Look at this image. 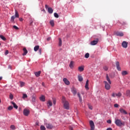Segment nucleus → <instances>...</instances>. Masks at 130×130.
<instances>
[{
	"instance_id": "1",
	"label": "nucleus",
	"mask_w": 130,
	"mask_h": 130,
	"mask_svg": "<svg viewBox=\"0 0 130 130\" xmlns=\"http://www.w3.org/2000/svg\"><path fill=\"white\" fill-rule=\"evenodd\" d=\"M62 103L63 104L64 109L69 110V109H70V103H69V102L66 101V98L64 96L62 98Z\"/></svg>"
},
{
	"instance_id": "2",
	"label": "nucleus",
	"mask_w": 130,
	"mask_h": 130,
	"mask_svg": "<svg viewBox=\"0 0 130 130\" xmlns=\"http://www.w3.org/2000/svg\"><path fill=\"white\" fill-rule=\"evenodd\" d=\"M115 123L117 126H124L125 122L124 121H121V120L119 119H115Z\"/></svg>"
},
{
	"instance_id": "3",
	"label": "nucleus",
	"mask_w": 130,
	"mask_h": 130,
	"mask_svg": "<svg viewBox=\"0 0 130 130\" xmlns=\"http://www.w3.org/2000/svg\"><path fill=\"white\" fill-rule=\"evenodd\" d=\"M104 84H105V88L106 90H110V84L108 83L107 81H104Z\"/></svg>"
},
{
	"instance_id": "4",
	"label": "nucleus",
	"mask_w": 130,
	"mask_h": 130,
	"mask_svg": "<svg viewBox=\"0 0 130 130\" xmlns=\"http://www.w3.org/2000/svg\"><path fill=\"white\" fill-rule=\"evenodd\" d=\"M89 124L90 126V130H94L95 129V124H94V122L92 120L89 121Z\"/></svg>"
},
{
	"instance_id": "5",
	"label": "nucleus",
	"mask_w": 130,
	"mask_h": 130,
	"mask_svg": "<svg viewBox=\"0 0 130 130\" xmlns=\"http://www.w3.org/2000/svg\"><path fill=\"white\" fill-rule=\"evenodd\" d=\"M98 41H99V39L98 38L95 39V40H93L91 42V45H96L98 43Z\"/></svg>"
},
{
	"instance_id": "6",
	"label": "nucleus",
	"mask_w": 130,
	"mask_h": 130,
	"mask_svg": "<svg viewBox=\"0 0 130 130\" xmlns=\"http://www.w3.org/2000/svg\"><path fill=\"white\" fill-rule=\"evenodd\" d=\"M30 113V111L29 110L25 109L23 110V114L25 115V116H28L29 115V114Z\"/></svg>"
},
{
	"instance_id": "7",
	"label": "nucleus",
	"mask_w": 130,
	"mask_h": 130,
	"mask_svg": "<svg viewBox=\"0 0 130 130\" xmlns=\"http://www.w3.org/2000/svg\"><path fill=\"white\" fill-rule=\"evenodd\" d=\"M115 34L116 36H119L120 37H122V36H123V32L120 31H116Z\"/></svg>"
},
{
	"instance_id": "8",
	"label": "nucleus",
	"mask_w": 130,
	"mask_h": 130,
	"mask_svg": "<svg viewBox=\"0 0 130 130\" xmlns=\"http://www.w3.org/2000/svg\"><path fill=\"white\" fill-rule=\"evenodd\" d=\"M46 126L47 128H48L49 129H52V128H53V125L50 123H46Z\"/></svg>"
},
{
	"instance_id": "9",
	"label": "nucleus",
	"mask_w": 130,
	"mask_h": 130,
	"mask_svg": "<svg viewBox=\"0 0 130 130\" xmlns=\"http://www.w3.org/2000/svg\"><path fill=\"white\" fill-rule=\"evenodd\" d=\"M116 67L117 70H118V71H121V68H120V66L119 65V61H116Z\"/></svg>"
},
{
	"instance_id": "10",
	"label": "nucleus",
	"mask_w": 130,
	"mask_h": 130,
	"mask_svg": "<svg viewBox=\"0 0 130 130\" xmlns=\"http://www.w3.org/2000/svg\"><path fill=\"white\" fill-rule=\"evenodd\" d=\"M127 44H128L127 42L125 41H123L122 43V47H123V48H126L127 47Z\"/></svg>"
},
{
	"instance_id": "11",
	"label": "nucleus",
	"mask_w": 130,
	"mask_h": 130,
	"mask_svg": "<svg viewBox=\"0 0 130 130\" xmlns=\"http://www.w3.org/2000/svg\"><path fill=\"white\" fill-rule=\"evenodd\" d=\"M31 102L32 104L35 105V103H36V97L35 96L32 95L31 98Z\"/></svg>"
},
{
	"instance_id": "12",
	"label": "nucleus",
	"mask_w": 130,
	"mask_h": 130,
	"mask_svg": "<svg viewBox=\"0 0 130 130\" xmlns=\"http://www.w3.org/2000/svg\"><path fill=\"white\" fill-rule=\"evenodd\" d=\"M85 88L86 90H89V80H87L85 85Z\"/></svg>"
},
{
	"instance_id": "13",
	"label": "nucleus",
	"mask_w": 130,
	"mask_h": 130,
	"mask_svg": "<svg viewBox=\"0 0 130 130\" xmlns=\"http://www.w3.org/2000/svg\"><path fill=\"white\" fill-rule=\"evenodd\" d=\"M119 111L121 113H123V114H127V112H126V111L122 108H120L119 109Z\"/></svg>"
},
{
	"instance_id": "14",
	"label": "nucleus",
	"mask_w": 130,
	"mask_h": 130,
	"mask_svg": "<svg viewBox=\"0 0 130 130\" xmlns=\"http://www.w3.org/2000/svg\"><path fill=\"white\" fill-rule=\"evenodd\" d=\"M63 81L66 85H70V81L67 78H63Z\"/></svg>"
},
{
	"instance_id": "15",
	"label": "nucleus",
	"mask_w": 130,
	"mask_h": 130,
	"mask_svg": "<svg viewBox=\"0 0 130 130\" xmlns=\"http://www.w3.org/2000/svg\"><path fill=\"white\" fill-rule=\"evenodd\" d=\"M40 101H42V102H44L45 101V96L41 95L40 97Z\"/></svg>"
},
{
	"instance_id": "16",
	"label": "nucleus",
	"mask_w": 130,
	"mask_h": 130,
	"mask_svg": "<svg viewBox=\"0 0 130 130\" xmlns=\"http://www.w3.org/2000/svg\"><path fill=\"white\" fill-rule=\"evenodd\" d=\"M47 105L48 107H50L52 106V102H51V101H48L47 103Z\"/></svg>"
},
{
	"instance_id": "17",
	"label": "nucleus",
	"mask_w": 130,
	"mask_h": 130,
	"mask_svg": "<svg viewBox=\"0 0 130 130\" xmlns=\"http://www.w3.org/2000/svg\"><path fill=\"white\" fill-rule=\"evenodd\" d=\"M78 81L79 82H82L83 79V77H82V75H79L78 76Z\"/></svg>"
},
{
	"instance_id": "18",
	"label": "nucleus",
	"mask_w": 130,
	"mask_h": 130,
	"mask_svg": "<svg viewBox=\"0 0 130 130\" xmlns=\"http://www.w3.org/2000/svg\"><path fill=\"white\" fill-rule=\"evenodd\" d=\"M106 80L108 81L109 84H111V81L110 80V78H109V76H108V74L106 75Z\"/></svg>"
},
{
	"instance_id": "19",
	"label": "nucleus",
	"mask_w": 130,
	"mask_h": 130,
	"mask_svg": "<svg viewBox=\"0 0 130 130\" xmlns=\"http://www.w3.org/2000/svg\"><path fill=\"white\" fill-rule=\"evenodd\" d=\"M23 53L22 54V55H26V54L28 53V51L27 50L26 48H24L23 49Z\"/></svg>"
},
{
	"instance_id": "20",
	"label": "nucleus",
	"mask_w": 130,
	"mask_h": 130,
	"mask_svg": "<svg viewBox=\"0 0 130 130\" xmlns=\"http://www.w3.org/2000/svg\"><path fill=\"white\" fill-rule=\"evenodd\" d=\"M41 74V71L36 72L35 73V76H37V77H40Z\"/></svg>"
},
{
	"instance_id": "21",
	"label": "nucleus",
	"mask_w": 130,
	"mask_h": 130,
	"mask_svg": "<svg viewBox=\"0 0 130 130\" xmlns=\"http://www.w3.org/2000/svg\"><path fill=\"white\" fill-rule=\"evenodd\" d=\"M48 12L49 13V14H52L53 13V9L51 8H48Z\"/></svg>"
},
{
	"instance_id": "22",
	"label": "nucleus",
	"mask_w": 130,
	"mask_h": 130,
	"mask_svg": "<svg viewBox=\"0 0 130 130\" xmlns=\"http://www.w3.org/2000/svg\"><path fill=\"white\" fill-rule=\"evenodd\" d=\"M39 48H40V47H39V45H37V46H35V47H34V51H36H36L39 50V49H40Z\"/></svg>"
},
{
	"instance_id": "23",
	"label": "nucleus",
	"mask_w": 130,
	"mask_h": 130,
	"mask_svg": "<svg viewBox=\"0 0 130 130\" xmlns=\"http://www.w3.org/2000/svg\"><path fill=\"white\" fill-rule=\"evenodd\" d=\"M72 93L74 94V95H76V94H77V89H76V88H75L74 87H73L72 89Z\"/></svg>"
},
{
	"instance_id": "24",
	"label": "nucleus",
	"mask_w": 130,
	"mask_h": 130,
	"mask_svg": "<svg viewBox=\"0 0 130 130\" xmlns=\"http://www.w3.org/2000/svg\"><path fill=\"white\" fill-rule=\"evenodd\" d=\"M69 67H70V69H73L74 68V61H71L70 62Z\"/></svg>"
},
{
	"instance_id": "25",
	"label": "nucleus",
	"mask_w": 130,
	"mask_h": 130,
	"mask_svg": "<svg viewBox=\"0 0 130 130\" xmlns=\"http://www.w3.org/2000/svg\"><path fill=\"white\" fill-rule=\"evenodd\" d=\"M78 71H79V72H83L84 71V66L78 67Z\"/></svg>"
},
{
	"instance_id": "26",
	"label": "nucleus",
	"mask_w": 130,
	"mask_h": 130,
	"mask_svg": "<svg viewBox=\"0 0 130 130\" xmlns=\"http://www.w3.org/2000/svg\"><path fill=\"white\" fill-rule=\"evenodd\" d=\"M126 95L128 97H130V90L128 89L126 91Z\"/></svg>"
},
{
	"instance_id": "27",
	"label": "nucleus",
	"mask_w": 130,
	"mask_h": 130,
	"mask_svg": "<svg viewBox=\"0 0 130 130\" xmlns=\"http://www.w3.org/2000/svg\"><path fill=\"white\" fill-rule=\"evenodd\" d=\"M11 104L13 105V107H14L15 109H18V106L16 105V103H14L13 102H12Z\"/></svg>"
},
{
	"instance_id": "28",
	"label": "nucleus",
	"mask_w": 130,
	"mask_h": 130,
	"mask_svg": "<svg viewBox=\"0 0 130 130\" xmlns=\"http://www.w3.org/2000/svg\"><path fill=\"white\" fill-rule=\"evenodd\" d=\"M121 96H122V94L121 93V92H118L117 93V97H118V98H120V97H121Z\"/></svg>"
},
{
	"instance_id": "29",
	"label": "nucleus",
	"mask_w": 130,
	"mask_h": 130,
	"mask_svg": "<svg viewBox=\"0 0 130 130\" xmlns=\"http://www.w3.org/2000/svg\"><path fill=\"white\" fill-rule=\"evenodd\" d=\"M0 38H1L2 40H4V41H6V40H7V39L6 38V37H5L4 36L2 35H0Z\"/></svg>"
},
{
	"instance_id": "30",
	"label": "nucleus",
	"mask_w": 130,
	"mask_h": 130,
	"mask_svg": "<svg viewBox=\"0 0 130 130\" xmlns=\"http://www.w3.org/2000/svg\"><path fill=\"white\" fill-rule=\"evenodd\" d=\"M112 97H113V98H115V97H117V93L115 92H113L111 95Z\"/></svg>"
},
{
	"instance_id": "31",
	"label": "nucleus",
	"mask_w": 130,
	"mask_h": 130,
	"mask_svg": "<svg viewBox=\"0 0 130 130\" xmlns=\"http://www.w3.org/2000/svg\"><path fill=\"white\" fill-rule=\"evenodd\" d=\"M79 98V101L80 102H82V97H81V94H80V93H78L77 94Z\"/></svg>"
},
{
	"instance_id": "32",
	"label": "nucleus",
	"mask_w": 130,
	"mask_h": 130,
	"mask_svg": "<svg viewBox=\"0 0 130 130\" xmlns=\"http://www.w3.org/2000/svg\"><path fill=\"white\" fill-rule=\"evenodd\" d=\"M15 18H19V13H18V11L17 10H15Z\"/></svg>"
},
{
	"instance_id": "33",
	"label": "nucleus",
	"mask_w": 130,
	"mask_h": 130,
	"mask_svg": "<svg viewBox=\"0 0 130 130\" xmlns=\"http://www.w3.org/2000/svg\"><path fill=\"white\" fill-rule=\"evenodd\" d=\"M22 98L23 99H26V98H28V95L26 93H23Z\"/></svg>"
},
{
	"instance_id": "34",
	"label": "nucleus",
	"mask_w": 130,
	"mask_h": 130,
	"mask_svg": "<svg viewBox=\"0 0 130 130\" xmlns=\"http://www.w3.org/2000/svg\"><path fill=\"white\" fill-rule=\"evenodd\" d=\"M127 71H123L122 72V76H125V75H127Z\"/></svg>"
},
{
	"instance_id": "35",
	"label": "nucleus",
	"mask_w": 130,
	"mask_h": 130,
	"mask_svg": "<svg viewBox=\"0 0 130 130\" xmlns=\"http://www.w3.org/2000/svg\"><path fill=\"white\" fill-rule=\"evenodd\" d=\"M50 24L52 26V27H53L54 26V21L53 20H51L50 21Z\"/></svg>"
},
{
	"instance_id": "36",
	"label": "nucleus",
	"mask_w": 130,
	"mask_h": 130,
	"mask_svg": "<svg viewBox=\"0 0 130 130\" xmlns=\"http://www.w3.org/2000/svg\"><path fill=\"white\" fill-rule=\"evenodd\" d=\"M62 44V42L61 41V39L59 38V46H61Z\"/></svg>"
},
{
	"instance_id": "37",
	"label": "nucleus",
	"mask_w": 130,
	"mask_h": 130,
	"mask_svg": "<svg viewBox=\"0 0 130 130\" xmlns=\"http://www.w3.org/2000/svg\"><path fill=\"white\" fill-rule=\"evenodd\" d=\"M89 56H90V54H89V53H87L85 55V58H89Z\"/></svg>"
},
{
	"instance_id": "38",
	"label": "nucleus",
	"mask_w": 130,
	"mask_h": 130,
	"mask_svg": "<svg viewBox=\"0 0 130 130\" xmlns=\"http://www.w3.org/2000/svg\"><path fill=\"white\" fill-rule=\"evenodd\" d=\"M9 97L11 100H13L14 99V95H13L12 93H10Z\"/></svg>"
},
{
	"instance_id": "39",
	"label": "nucleus",
	"mask_w": 130,
	"mask_h": 130,
	"mask_svg": "<svg viewBox=\"0 0 130 130\" xmlns=\"http://www.w3.org/2000/svg\"><path fill=\"white\" fill-rule=\"evenodd\" d=\"M20 87H23V86L25 85V83L24 82H23L22 81H21L20 82Z\"/></svg>"
},
{
	"instance_id": "40",
	"label": "nucleus",
	"mask_w": 130,
	"mask_h": 130,
	"mask_svg": "<svg viewBox=\"0 0 130 130\" xmlns=\"http://www.w3.org/2000/svg\"><path fill=\"white\" fill-rule=\"evenodd\" d=\"M54 16L55 18H58V17H59L57 13H55Z\"/></svg>"
},
{
	"instance_id": "41",
	"label": "nucleus",
	"mask_w": 130,
	"mask_h": 130,
	"mask_svg": "<svg viewBox=\"0 0 130 130\" xmlns=\"http://www.w3.org/2000/svg\"><path fill=\"white\" fill-rule=\"evenodd\" d=\"M41 130H45V127L43 125H41L40 127Z\"/></svg>"
},
{
	"instance_id": "42",
	"label": "nucleus",
	"mask_w": 130,
	"mask_h": 130,
	"mask_svg": "<svg viewBox=\"0 0 130 130\" xmlns=\"http://www.w3.org/2000/svg\"><path fill=\"white\" fill-rule=\"evenodd\" d=\"M42 52V49L40 48V49L39 50V53L40 55H41Z\"/></svg>"
},
{
	"instance_id": "43",
	"label": "nucleus",
	"mask_w": 130,
	"mask_h": 130,
	"mask_svg": "<svg viewBox=\"0 0 130 130\" xmlns=\"http://www.w3.org/2000/svg\"><path fill=\"white\" fill-rule=\"evenodd\" d=\"M103 69L105 70V71H108V67H107V66H104Z\"/></svg>"
},
{
	"instance_id": "44",
	"label": "nucleus",
	"mask_w": 130,
	"mask_h": 130,
	"mask_svg": "<svg viewBox=\"0 0 130 130\" xmlns=\"http://www.w3.org/2000/svg\"><path fill=\"white\" fill-rule=\"evenodd\" d=\"M11 128H12V129H15L16 128V127L15 126V125H12L11 126H10Z\"/></svg>"
},
{
	"instance_id": "45",
	"label": "nucleus",
	"mask_w": 130,
	"mask_h": 130,
	"mask_svg": "<svg viewBox=\"0 0 130 130\" xmlns=\"http://www.w3.org/2000/svg\"><path fill=\"white\" fill-rule=\"evenodd\" d=\"M13 107L12 106H10L8 107V110H12L13 109Z\"/></svg>"
},
{
	"instance_id": "46",
	"label": "nucleus",
	"mask_w": 130,
	"mask_h": 130,
	"mask_svg": "<svg viewBox=\"0 0 130 130\" xmlns=\"http://www.w3.org/2000/svg\"><path fill=\"white\" fill-rule=\"evenodd\" d=\"M13 28H14V29H15V30H19V27H18L17 26H16V25H14L13 26Z\"/></svg>"
},
{
	"instance_id": "47",
	"label": "nucleus",
	"mask_w": 130,
	"mask_h": 130,
	"mask_svg": "<svg viewBox=\"0 0 130 130\" xmlns=\"http://www.w3.org/2000/svg\"><path fill=\"white\" fill-rule=\"evenodd\" d=\"M88 108L89 109H90V110H92L93 109V107L90 105H88Z\"/></svg>"
},
{
	"instance_id": "48",
	"label": "nucleus",
	"mask_w": 130,
	"mask_h": 130,
	"mask_svg": "<svg viewBox=\"0 0 130 130\" xmlns=\"http://www.w3.org/2000/svg\"><path fill=\"white\" fill-rule=\"evenodd\" d=\"M15 18H16V17H15V16H12L11 17V21H14V20H15Z\"/></svg>"
},
{
	"instance_id": "49",
	"label": "nucleus",
	"mask_w": 130,
	"mask_h": 130,
	"mask_svg": "<svg viewBox=\"0 0 130 130\" xmlns=\"http://www.w3.org/2000/svg\"><path fill=\"white\" fill-rule=\"evenodd\" d=\"M53 103L54 104V105H55V104H56V101L55 100H53Z\"/></svg>"
},
{
	"instance_id": "50",
	"label": "nucleus",
	"mask_w": 130,
	"mask_h": 130,
	"mask_svg": "<svg viewBox=\"0 0 130 130\" xmlns=\"http://www.w3.org/2000/svg\"><path fill=\"white\" fill-rule=\"evenodd\" d=\"M114 107H115L116 108H117L118 107V104H115L114 105Z\"/></svg>"
},
{
	"instance_id": "51",
	"label": "nucleus",
	"mask_w": 130,
	"mask_h": 130,
	"mask_svg": "<svg viewBox=\"0 0 130 130\" xmlns=\"http://www.w3.org/2000/svg\"><path fill=\"white\" fill-rule=\"evenodd\" d=\"M7 54H9V51L8 50H6L5 52V55H7Z\"/></svg>"
},
{
	"instance_id": "52",
	"label": "nucleus",
	"mask_w": 130,
	"mask_h": 130,
	"mask_svg": "<svg viewBox=\"0 0 130 130\" xmlns=\"http://www.w3.org/2000/svg\"><path fill=\"white\" fill-rule=\"evenodd\" d=\"M107 122L108 123H111V120H107Z\"/></svg>"
},
{
	"instance_id": "53",
	"label": "nucleus",
	"mask_w": 130,
	"mask_h": 130,
	"mask_svg": "<svg viewBox=\"0 0 130 130\" xmlns=\"http://www.w3.org/2000/svg\"><path fill=\"white\" fill-rule=\"evenodd\" d=\"M47 41H49L51 40V37L48 38L47 39Z\"/></svg>"
},
{
	"instance_id": "54",
	"label": "nucleus",
	"mask_w": 130,
	"mask_h": 130,
	"mask_svg": "<svg viewBox=\"0 0 130 130\" xmlns=\"http://www.w3.org/2000/svg\"><path fill=\"white\" fill-rule=\"evenodd\" d=\"M69 129H70V130H74V128H73V127H72V126H69Z\"/></svg>"
},
{
	"instance_id": "55",
	"label": "nucleus",
	"mask_w": 130,
	"mask_h": 130,
	"mask_svg": "<svg viewBox=\"0 0 130 130\" xmlns=\"http://www.w3.org/2000/svg\"><path fill=\"white\" fill-rule=\"evenodd\" d=\"M42 86H43V87H45V84L44 83V82H42Z\"/></svg>"
},
{
	"instance_id": "56",
	"label": "nucleus",
	"mask_w": 130,
	"mask_h": 130,
	"mask_svg": "<svg viewBox=\"0 0 130 130\" xmlns=\"http://www.w3.org/2000/svg\"><path fill=\"white\" fill-rule=\"evenodd\" d=\"M107 130H112V128L111 127H109L107 129Z\"/></svg>"
},
{
	"instance_id": "57",
	"label": "nucleus",
	"mask_w": 130,
	"mask_h": 130,
	"mask_svg": "<svg viewBox=\"0 0 130 130\" xmlns=\"http://www.w3.org/2000/svg\"><path fill=\"white\" fill-rule=\"evenodd\" d=\"M45 8H46V9H48V5H45Z\"/></svg>"
},
{
	"instance_id": "58",
	"label": "nucleus",
	"mask_w": 130,
	"mask_h": 130,
	"mask_svg": "<svg viewBox=\"0 0 130 130\" xmlns=\"http://www.w3.org/2000/svg\"><path fill=\"white\" fill-rule=\"evenodd\" d=\"M19 21L22 22V21H23V18H19Z\"/></svg>"
},
{
	"instance_id": "59",
	"label": "nucleus",
	"mask_w": 130,
	"mask_h": 130,
	"mask_svg": "<svg viewBox=\"0 0 130 130\" xmlns=\"http://www.w3.org/2000/svg\"><path fill=\"white\" fill-rule=\"evenodd\" d=\"M125 24H126L125 22H123V23H122V25H125Z\"/></svg>"
},
{
	"instance_id": "60",
	"label": "nucleus",
	"mask_w": 130,
	"mask_h": 130,
	"mask_svg": "<svg viewBox=\"0 0 130 130\" xmlns=\"http://www.w3.org/2000/svg\"><path fill=\"white\" fill-rule=\"evenodd\" d=\"M2 80H3V77H0V81H2Z\"/></svg>"
},
{
	"instance_id": "61",
	"label": "nucleus",
	"mask_w": 130,
	"mask_h": 130,
	"mask_svg": "<svg viewBox=\"0 0 130 130\" xmlns=\"http://www.w3.org/2000/svg\"><path fill=\"white\" fill-rule=\"evenodd\" d=\"M122 118V119H123V120H125V118Z\"/></svg>"
},
{
	"instance_id": "62",
	"label": "nucleus",
	"mask_w": 130,
	"mask_h": 130,
	"mask_svg": "<svg viewBox=\"0 0 130 130\" xmlns=\"http://www.w3.org/2000/svg\"><path fill=\"white\" fill-rule=\"evenodd\" d=\"M43 11H44V12H45V10L44 9V10H43Z\"/></svg>"
},
{
	"instance_id": "63",
	"label": "nucleus",
	"mask_w": 130,
	"mask_h": 130,
	"mask_svg": "<svg viewBox=\"0 0 130 130\" xmlns=\"http://www.w3.org/2000/svg\"><path fill=\"white\" fill-rule=\"evenodd\" d=\"M37 124V125H38V123H37V124Z\"/></svg>"
},
{
	"instance_id": "64",
	"label": "nucleus",
	"mask_w": 130,
	"mask_h": 130,
	"mask_svg": "<svg viewBox=\"0 0 130 130\" xmlns=\"http://www.w3.org/2000/svg\"><path fill=\"white\" fill-rule=\"evenodd\" d=\"M9 68H11V66H9Z\"/></svg>"
}]
</instances>
